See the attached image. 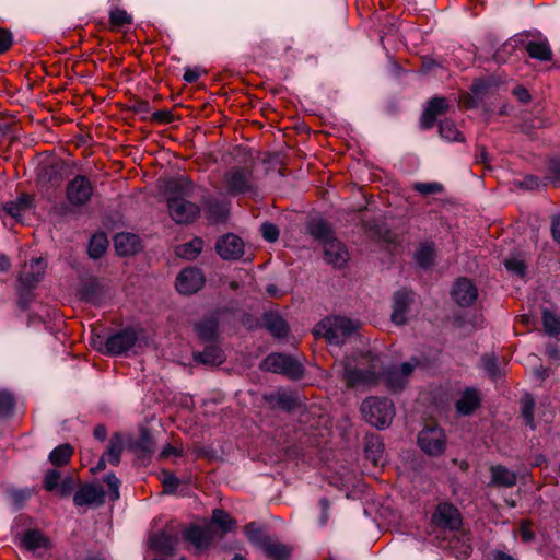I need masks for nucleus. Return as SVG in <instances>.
Returning a JSON list of instances; mask_svg holds the SVG:
<instances>
[{
    "instance_id": "obj_1",
    "label": "nucleus",
    "mask_w": 560,
    "mask_h": 560,
    "mask_svg": "<svg viewBox=\"0 0 560 560\" xmlns=\"http://www.w3.org/2000/svg\"><path fill=\"white\" fill-rule=\"evenodd\" d=\"M332 369L348 388L374 386L383 375L381 358L371 352L346 357Z\"/></svg>"
},
{
    "instance_id": "obj_2",
    "label": "nucleus",
    "mask_w": 560,
    "mask_h": 560,
    "mask_svg": "<svg viewBox=\"0 0 560 560\" xmlns=\"http://www.w3.org/2000/svg\"><path fill=\"white\" fill-rule=\"evenodd\" d=\"M145 346L148 338L142 329L126 328L110 335L100 350L110 355H121L138 353Z\"/></svg>"
},
{
    "instance_id": "obj_3",
    "label": "nucleus",
    "mask_w": 560,
    "mask_h": 560,
    "mask_svg": "<svg viewBox=\"0 0 560 560\" xmlns=\"http://www.w3.org/2000/svg\"><path fill=\"white\" fill-rule=\"evenodd\" d=\"M359 324L347 317H327L320 320L314 328L315 336H322L330 345H341L354 334Z\"/></svg>"
},
{
    "instance_id": "obj_4",
    "label": "nucleus",
    "mask_w": 560,
    "mask_h": 560,
    "mask_svg": "<svg viewBox=\"0 0 560 560\" xmlns=\"http://www.w3.org/2000/svg\"><path fill=\"white\" fill-rule=\"evenodd\" d=\"M361 412L371 425L383 429L392 422L395 416L393 401L387 398L369 397L361 405Z\"/></svg>"
},
{
    "instance_id": "obj_5",
    "label": "nucleus",
    "mask_w": 560,
    "mask_h": 560,
    "mask_svg": "<svg viewBox=\"0 0 560 560\" xmlns=\"http://www.w3.org/2000/svg\"><path fill=\"white\" fill-rule=\"evenodd\" d=\"M194 194L192 183L184 176H177V224L190 223L199 217L198 205L186 198L192 197Z\"/></svg>"
},
{
    "instance_id": "obj_6",
    "label": "nucleus",
    "mask_w": 560,
    "mask_h": 560,
    "mask_svg": "<svg viewBox=\"0 0 560 560\" xmlns=\"http://www.w3.org/2000/svg\"><path fill=\"white\" fill-rule=\"evenodd\" d=\"M221 187L231 195L252 191L255 187L252 167L247 165L231 167L224 173Z\"/></svg>"
},
{
    "instance_id": "obj_7",
    "label": "nucleus",
    "mask_w": 560,
    "mask_h": 560,
    "mask_svg": "<svg viewBox=\"0 0 560 560\" xmlns=\"http://www.w3.org/2000/svg\"><path fill=\"white\" fill-rule=\"evenodd\" d=\"M260 369L273 373L283 374L293 380L301 378L304 373L303 365L299 361L281 353L269 354L260 363Z\"/></svg>"
},
{
    "instance_id": "obj_8",
    "label": "nucleus",
    "mask_w": 560,
    "mask_h": 560,
    "mask_svg": "<svg viewBox=\"0 0 560 560\" xmlns=\"http://www.w3.org/2000/svg\"><path fill=\"white\" fill-rule=\"evenodd\" d=\"M420 448L430 456H439L445 451L446 436L444 430L429 422L418 434Z\"/></svg>"
},
{
    "instance_id": "obj_9",
    "label": "nucleus",
    "mask_w": 560,
    "mask_h": 560,
    "mask_svg": "<svg viewBox=\"0 0 560 560\" xmlns=\"http://www.w3.org/2000/svg\"><path fill=\"white\" fill-rule=\"evenodd\" d=\"M217 534L211 525H191L183 530V538L190 545L194 552L207 550L213 542Z\"/></svg>"
},
{
    "instance_id": "obj_10",
    "label": "nucleus",
    "mask_w": 560,
    "mask_h": 560,
    "mask_svg": "<svg viewBox=\"0 0 560 560\" xmlns=\"http://www.w3.org/2000/svg\"><path fill=\"white\" fill-rule=\"evenodd\" d=\"M418 361L405 362L397 366H390L386 371L383 369V375L386 385L392 390L402 389L409 381Z\"/></svg>"
},
{
    "instance_id": "obj_11",
    "label": "nucleus",
    "mask_w": 560,
    "mask_h": 560,
    "mask_svg": "<svg viewBox=\"0 0 560 560\" xmlns=\"http://www.w3.org/2000/svg\"><path fill=\"white\" fill-rule=\"evenodd\" d=\"M92 192V185L85 176H75L67 186V199L73 206H81L88 202Z\"/></svg>"
},
{
    "instance_id": "obj_12",
    "label": "nucleus",
    "mask_w": 560,
    "mask_h": 560,
    "mask_svg": "<svg viewBox=\"0 0 560 560\" xmlns=\"http://www.w3.org/2000/svg\"><path fill=\"white\" fill-rule=\"evenodd\" d=\"M153 198L158 205H164L170 215H173L175 209V179L173 176H167L158 179L153 189Z\"/></svg>"
},
{
    "instance_id": "obj_13",
    "label": "nucleus",
    "mask_w": 560,
    "mask_h": 560,
    "mask_svg": "<svg viewBox=\"0 0 560 560\" xmlns=\"http://www.w3.org/2000/svg\"><path fill=\"white\" fill-rule=\"evenodd\" d=\"M215 249L221 258L236 260L244 254V243L237 235L229 233L218 240Z\"/></svg>"
},
{
    "instance_id": "obj_14",
    "label": "nucleus",
    "mask_w": 560,
    "mask_h": 560,
    "mask_svg": "<svg viewBox=\"0 0 560 560\" xmlns=\"http://www.w3.org/2000/svg\"><path fill=\"white\" fill-rule=\"evenodd\" d=\"M205 284L203 273L194 267L185 268L177 276V291L182 294H192Z\"/></svg>"
},
{
    "instance_id": "obj_15",
    "label": "nucleus",
    "mask_w": 560,
    "mask_h": 560,
    "mask_svg": "<svg viewBox=\"0 0 560 560\" xmlns=\"http://www.w3.org/2000/svg\"><path fill=\"white\" fill-rule=\"evenodd\" d=\"M21 546L37 557H44L51 548L49 538L37 529H27L21 537Z\"/></svg>"
},
{
    "instance_id": "obj_16",
    "label": "nucleus",
    "mask_w": 560,
    "mask_h": 560,
    "mask_svg": "<svg viewBox=\"0 0 560 560\" xmlns=\"http://www.w3.org/2000/svg\"><path fill=\"white\" fill-rule=\"evenodd\" d=\"M432 520L436 526L452 530L459 528L462 524L458 510L450 503L439 504Z\"/></svg>"
},
{
    "instance_id": "obj_17",
    "label": "nucleus",
    "mask_w": 560,
    "mask_h": 560,
    "mask_svg": "<svg viewBox=\"0 0 560 560\" xmlns=\"http://www.w3.org/2000/svg\"><path fill=\"white\" fill-rule=\"evenodd\" d=\"M452 296L458 305L470 306L478 298V289L469 279L460 278L453 285Z\"/></svg>"
},
{
    "instance_id": "obj_18",
    "label": "nucleus",
    "mask_w": 560,
    "mask_h": 560,
    "mask_svg": "<svg viewBox=\"0 0 560 560\" xmlns=\"http://www.w3.org/2000/svg\"><path fill=\"white\" fill-rule=\"evenodd\" d=\"M413 301V293L407 290H399L393 296L392 320L396 325H402L407 320V313Z\"/></svg>"
},
{
    "instance_id": "obj_19",
    "label": "nucleus",
    "mask_w": 560,
    "mask_h": 560,
    "mask_svg": "<svg viewBox=\"0 0 560 560\" xmlns=\"http://www.w3.org/2000/svg\"><path fill=\"white\" fill-rule=\"evenodd\" d=\"M104 497L105 492L101 486L85 485L74 493L73 502L78 506L101 505Z\"/></svg>"
},
{
    "instance_id": "obj_20",
    "label": "nucleus",
    "mask_w": 560,
    "mask_h": 560,
    "mask_svg": "<svg viewBox=\"0 0 560 560\" xmlns=\"http://www.w3.org/2000/svg\"><path fill=\"white\" fill-rule=\"evenodd\" d=\"M46 269V262L43 258H34L26 264L21 271L20 282L22 285L26 288H33L44 277Z\"/></svg>"
},
{
    "instance_id": "obj_21",
    "label": "nucleus",
    "mask_w": 560,
    "mask_h": 560,
    "mask_svg": "<svg viewBox=\"0 0 560 560\" xmlns=\"http://www.w3.org/2000/svg\"><path fill=\"white\" fill-rule=\"evenodd\" d=\"M122 452V439L119 434H115L109 440V445L106 452L98 459L96 466L92 468V471H101L105 469L106 463L108 462L110 465H118L120 462V455Z\"/></svg>"
},
{
    "instance_id": "obj_22",
    "label": "nucleus",
    "mask_w": 560,
    "mask_h": 560,
    "mask_svg": "<svg viewBox=\"0 0 560 560\" xmlns=\"http://www.w3.org/2000/svg\"><path fill=\"white\" fill-rule=\"evenodd\" d=\"M174 542L173 528L171 525L166 528L158 529V532L153 533L149 538L150 547L163 555L172 553Z\"/></svg>"
},
{
    "instance_id": "obj_23",
    "label": "nucleus",
    "mask_w": 560,
    "mask_h": 560,
    "mask_svg": "<svg viewBox=\"0 0 560 560\" xmlns=\"http://www.w3.org/2000/svg\"><path fill=\"white\" fill-rule=\"evenodd\" d=\"M323 247L327 262L338 268H341L347 264L349 254L341 242L334 237L332 240L326 242Z\"/></svg>"
},
{
    "instance_id": "obj_24",
    "label": "nucleus",
    "mask_w": 560,
    "mask_h": 560,
    "mask_svg": "<svg viewBox=\"0 0 560 560\" xmlns=\"http://www.w3.org/2000/svg\"><path fill=\"white\" fill-rule=\"evenodd\" d=\"M448 108V103L445 97H433L421 117V125L423 128L429 129L433 127L438 116L443 115Z\"/></svg>"
},
{
    "instance_id": "obj_25",
    "label": "nucleus",
    "mask_w": 560,
    "mask_h": 560,
    "mask_svg": "<svg viewBox=\"0 0 560 560\" xmlns=\"http://www.w3.org/2000/svg\"><path fill=\"white\" fill-rule=\"evenodd\" d=\"M116 252L120 256H129L141 249L139 237L132 233H118L114 238Z\"/></svg>"
},
{
    "instance_id": "obj_26",
    "label": "nucleus",
    "mask_w": 560,
    "mask_h": 560,
    "mask_svg": "<svg viewBox=\"0 0 560 560\" xmlns=\"http://www.w3.org/2000/svg\"><path fill=\"white\" fill-rule=\"evenodd\" d=\"M490 486L511 488L515 486L516 474L503 465H493L490 467Z\"/></svg>"
},
{
    "instance_id": "obj_27",
    "label": "nucleus",
    "mask_w": 560,
    "mask_h": 560,
    "mask_svg": "<svg viewBox=\"0 0 560 560\" xmlns=\"http://www.w3.org/2000/svg\"><path fill=\"white\" fill-rule=\"evenodd\" d=\"M480 405V396L474 388H467L456 402L458 413L467 416L472 413Z\"/></svg>"
},
{
    "instance_id": "obj_28",
    "label": "nucleus",
    "mask_w": 560,
    "mask_h": 560,
    "mask_svg": "<svg viewBox=\"0 0 560 560\" xmlns=\"http://www.w3.org/2000/svg\"><path fill=\"white\" fill-rule=\"evenodd\" d=\"M525 48L528 56L533 59H537L540 61H550L552 59L553 52L547 39L530 40L526 44Z\"/></svg>"
},
{
    "instance_id": "obj_29",
    "label": "nucleus",
    "mask_w": 560,
    "mask_h": 560,
    "mask_svg": "<svg viewBox=\"0 0 560 560\" xmlns=\"http://www.w3.org/2000/svg\"><path fill=\"white\" fill-rule=\"evenodd\" d=\"M307 230L312 236L323 243L334 238L330 225L322 218H314L310 221Z\"/></svg>"
},
{
    "instance_id": "obj_30",
    "label": "nucleus",
    "mask_w": 560,
    "mask_h": 560,
    "mask_svg": "<svg viewBox=\"0 0 560 560\" xmlns=\"http://www.w3.org/2000/svg\"><path fill=\"white\" fill-rule=\"evenodd\" d=\"M235 524L236 521L228 512L221 509H214L212 511L211 521L208 525H211L213 529L214 527L220 528V535L223 536L231 532Z\"/></svg>"
},
{
    "instance_id": "obj_31",
    "label": "nucleus",
    "mask_w": 560,
    "mask_h": 560,
    "mask_svg": "<svg viewBox=\"0 0 560 560\" xmlns=\"http://www.w3.org/2000/svg\"><path fill=\"white\" fill-rule=\"evenodd\" d=\"M32 206V198L24 194L20 196L16 200H12L7 202L3 206V210L7 214L11 215L14 219H20Z\"/></svg>"
},
{
    "instance_id": "obj_32",
    "label": "nucleus",
    "mask_w": 560,
    "mask_h": 560,
    "mask_svg": "<svg viewBox=\"0 0 560 560\" xmlns=\"http://www.w3.org/2000/svg\"><path fill=\"white\" fill-rule=\"evenodd\" d=\"M195 360L206 365H220L224 362V354L217 346H210L203 352L196 353Z\"/></svg>"
},
{
    "instance_id": "obj_33",
    "label": "nucleus",
    "mask_w": 560,
    "mask_h": 560,
    "mask_svg": "<svg viewBox=\"0 0 560 560\" xmlns=\"http://www.w3.org/2000/svg\"><path fill=\"white\" fill-rule=\"evenodd\" d=\"M218 318L210 316L196 325L199 337L203 340H214L218 336Z\"/></svg>"
},
{
    "instance_id": "obj_34",
    "label": "nucleus",
    "mask_w": 560,
    "mask_h": 560,
    "mask_svg": "<svg viewBox=\"0 0 560 560\" xmlns=\"http://www.w3.org/2000/svg\"><path fill=\"white\" fill-rule=\"evenodd\" d=\"M202 248L203 241L199 237H195L190 242L177 246V256L191 260L202 252Z\"/></svg>"
},
{
    "instance_id": "obj_35",
    "label": "nucleus",
    "mask_w": 560,
    "mask_h": 560,
    "mask_svg": "<svg viewBox=\"0 0 560 560\" xmlns=\"http://www.w3.org/2000/svg\"><path fill=\"white\" fill-rule=\"evenodd\" d=\"M260 549L267 555V557L275 560H285L290 553L287 546L279 542H273L269 537L265 544H262Z\"/></svg>"
},
{
    "instance_id": "obj_36",
    "label": "nucleus",
    "mask_w": 560,
    "mask_h": 560,
    "mask_svg": "<svg viewBox=\"0 0 560 560\" xmlns=\"http://www.w3.org/2000/svg\"><path fill=\"white\" fill-rule=\"evenodd\" d=\"M72 453L73 448L70 444H61L50 452L48 458L52 465L61 467L69 462Z\"/></svg>"
},
{
    "instance_id": "obj_37",
    "label": "nucleus",
    "mask_w": 560,
    "mask_h": 560,
    "mask_svg": "<svg viewBox=\"0 0 560 560\" xmlns=\"http://www.w3.org/2000/svg\"><path fill=\"white\" fill-rule=\"evenodd\" d=\"M108 247V240L104 233L94 234L89 244V256L93 259L100 258Z\"/></svg>"
},
{
    "instance_id": "obj_38",
    "label": "nucleus",
    "mask_w": 560,
    "mask_h": 560,
    "mask_svg": "<svg viewBox=\"0 0 560 560\" xmlns=\"http://www.w3.org/2000/svg\"><path fill=\"white\" fill-rule=\"evenodd\" d=\"M244 533L247 539L260 548L262 544L267 540L268 536L265 534L264 529L256 523H249L244 527Z\"/></svg>"
},
{
    "instance_id": "obj_39",
    "label": "nucleus",
    "mask_w": 560,
    "mask_h": 560,
    "mask_svg": "<svg viewBox=\"0 0 560 560\" xmlns=\"http://www.w3.org/2000/svg\"><path fill=\"white\" fill-rule=\"evenodd\" d=\"M365 454L369 459L376 466L380 464L383 455V444L377 436L368 438L365 444Z\"/></svg>"
},
{
    "instance_id": "obj_40",
    "label": "nucleus",
    "mask_w": 560,
    "mask_h": 560,
    "mask_svg": "<svg viewBox=\"0 0 560 560\" xmlns=\"http://www.w3.org/2000/svg\"><path fill=\"white\" fill-rule=\"evenodd\" d=\"M416 260L423 268L430 267L434 260L433 245L430 243L422 244L416 253Z\"/></svg>"
},
{
    "instance_id": "obj_41",
    "label": "nucleus",
    "mask_w": 560,
    "mask_h": 560,
    "mask_svg": "<svg viewBox=\"0 0 560 560\" xmlns=\"http://www.w3.org/2000/svg\"><path fill=\"white\" fill-rule=\"evenodd\" d=\"M440 135L442 138L448 141H463L464 137L460 131L457 130L456 125L448 119L443 120L440 124Z\"/></svg>"
},
{
    "instance_id": "obj_42",
    "label": "nucleus",
    "mask_w": 560,
    "mask_h": 560,
    "mask_svg": "<svg viewBox=\"0 0 560 560\" xmlns=\"http://www.w3.org/2000/svg\"><path fill=\"white\" fill-rule=\"evenodd\" d=\"M542 324L547 334L556 336L560 332V317L548 310L542 312Z\"/></svg>"
},
{
    "instance_id": "obj_43",
    "label": "nucleus",
    "mask_w": 560,
    "mask_h": 560,
    "mask_svg": "<svg viewBox=\"0 0 560 560\" xmlns=\"http://www.w3.org/2000/svg\"><path fill=\"white\" fill-rule=\"evenodd\" d=\"M268 330L278 338H281L287 335L288 332V325L287 323L278 317V316H270L267 318L266 322Z\"/></svg>"
},
{
    "instance_id": "obj_44",
    "label": "nucleus",
    "mask_w": 560,
    "mask_h": 560,
    "mask_svg": "<svg viewBox=\"0 0 560 560\" xmlns=\"http://www.w3.org/2000/svg\"><path fill=\"white\" fill-rule=\"evenodd\" d=\"M534 406L535 400L530 395H526L522 398V415L525 419V422L532 429L535 428L534 423Z\"/></svg>"
},
{
    "instance_id": "obj_45",
    "label": "nucleus",
    "mask_w": 560,
    "mask_h": 560,
    "mask_svg": "<svg viewBox=\"0 0 560 560\" xmlns=\"http://www.w3.org/2000/svg\"><path fill=\"white\" fill-rule=\"evenodd\" d=\"M61 475L57 469H48L43 478V485L46 491H58Z\"/></svg>"
},
{
    "instance_id": "obj_46",
    "label": "nucleus",
    "mask_w": 560,
    "mask_h": 560,
    "mask_svg": "<svg viewBox=\"0 0 560 560\" xmlns=\"http://www.w3.org/2000/svg\"><path fill=\"white\" fill-rule=\"evenodd\" d=\"M33 494L34 489L32 488L12 489L9 491L10 499L16 505H22L30 500Z\"/></svg>"
},
{
    "instance_id": "obj_47",
    "label": "nucleus",
    "mask_w": 560,
    "mask_h": 560,
    "mask_svg": "<svg viewBox=\"0 0 560 560\" xmlns=\"http://www.w3.org/2000/svg\"><path fill=\"white\" fill-rule=\"evenodd\" d=\"M109 19L110 23L117 27L131 24L132 22L131 15L121 9L112 10Z\"/></svg>"
},
{
    "instance_id": "obj_48",
    "label": "nucleus",
    "mask_w": 560,
    "mask_h": 560,
    "mask_svg": "<svg viewBox=\"0 0 560 560\" xmlns=\"http://www.w3.org/2000/svg\"><path fill=\"white\" fill-rule=\"evenodd\" d=\"M413 189L421 195H434L440 194L443 190V186L440 183H416Z\"/></svg>"
},
{
    "instance_id": "obj_49",
    "label": "nucleus",
    "mask_w": 560,
    "mask_h": 560,
    "mask_svg": "<svg viewBox=\"0 0 560 560\" xmlns=\"http://www.w3.org/2000/svg\"><path fill=\"white\" fill-rule=\"evenodd\" d=\"M104 481L108 486V498L112 501H116L119 499V487H120V480L114 475L108 474Z\"/></svg>"
},
{
    "instance_id": "obj_50",
    "label": "nucleus",
    "mask_w": 560,
    "mask_h": 560,
    "mask_svg": "<svg viewBox=\"0 0 560 560\" xmlns=\"http://www.w3.org/2000/svg\"><path fill=\"white\" fill-rule=\"evenodd\" d=\"M482 368L491 377H497L499 375V368L497 363V359L493 355L486 354L482 357Z\"/></svg>"
},
{
    "instance_id": "obj_51",
    "label": "nucleus",
    "mask_w": 560,
    "mask_h": 560,
    "mask_svg": "<svg viewBox=\"0 0 560 560\" xmlns=\"http://www.w3.org/2000/svg\"><path fill=\"white\" fill-rule=\"evenodd\" d=\"M14 405L12 395L8 392H0V416H7L11 412Z\"/></svg>"
},
{
    "instance_id": "obj_52",
    "label": "nucleus",
    "mask_w": 560,
    "mask_h": 560,
    "mask_svg": "<svg viewBox=\"0 0 560 560\" xmlns=\"http://www.w3.org/2000/svg\"><path fill=\"white\" fill-rule=\"evenodd\" d=\"M504 266L509 271H511L520 277H523L525 275L526 267H525V264L523 260H520L516 258L506 259L504 261Z\"/></svg>"
},
{
    "instance_id": "obj_53",
    "label": "nucleus",
    "mask_w": 560,
    "mask_h": 560,
    "mask_svg": "<svg viewBox=\"0 0 560 560\" xmlns=\"http://www.w3.org/2000/svg\"><path fill=\"white\" fill-rule=\"evenodd\" d=\"M264 238L268 242H275L279 236L278 228L272 223H264L260 228Z\"/></svg>"
},
{
    "instance_id": "obj_54",
    "label": "nucleus",
    "mask_w": 560,
    "mask_h": 560,
    "mask_svg": "<svg viewBox=\"0 0 560 560\" xmlns=\"http://www.w3.org/2000/svg\"><path fill=\"white\" fill-rule=\"evenodd\" d=\"M12 43V34L4 28H0V55L5 52L10 48Z\"/></svg>"
},
{
    "instance_id": "obj_55",
    "label": "nucleus",
    "mask_w": 560,
    "mask_h": 560,
    "mask_svg": "<svg viewBox=\"0 0 560 560\" xmlns=\"http://www.w3.org/2000/svg\"><path fill=\"white\" fill-rule=\"evenodd\" d=\"M74 488V481L71 477H66L62 480L60 479L59 486H58V493L61 497L69 495Z\"/></svg>"
},
{
    "instance_id": "obj_56",
    "label": "nucleus",
    "mask_w": 560,
    "mask_h": 560,
    "mask_svg": "<svg viewBox=\"0 0 560 560\" xmlns=\"http://www.w3.org/2000/svg\"><path fill=\"white\" fill-rule=\"evenodd\" d=\"M319 506H320V515H319V524L322 526L327 525L329 521V509L330 504L329 501L326 498H323L319 500Z\"/></svg>"
},
{
    "instance_id": "obj_57",
    "label": "nucleus",
    "mask_w": 560,
    "mask_h": 560,
    "mask_svg": "<svg viewBox=\"0 0 560 560\" xmlns=\"http://www.w3.org/2000/svg\"><path fill=\"white\" fill-rule=\"evenodd\" d=\"M520 535L523 541H529L534 538V533L532 532V524L528 521L522 522Z\"/></svg>"
},
{
    "instance_id": "obj_58",
    "label": "nucleus",
    "mask_w": 560,
    "mask_h": 560,
    "mask_svg": "<svg viewBox=\"0 0 560 560\" xmlns=\"http://www.w3.org/2000/svg\"><path fill=\"white\" fill-rule=\"evenodd\" d=\"M202 70L198 67L194 69H187L184 73V80L188 83H195L199 79Z\"/></svg>"
},
{
    "instance_id": "obj_59",
    "label": "nucleus",
    "mask_w": 560,
    "mask_h": 560,
    "mask_svg": "<svg viewBox=\"0 0 560 560\" xmlns=\"http://www.w3.org/2000/svg\"><path fill=\"white\" fill-rule=\"evenodd\" d=\"M163 487L165 493L175 492V477L172 474H164Z\"/></svg>"
},
{
    "instance_id": "obj_60",
    "label": "nucleus",
    "mask_w": 560,
    "mask_h": 560,
    "mask_svg": "<svg viewBox=\"0 0 560 560\" xmlns=\"http://www.w3.org/2000/svg\"><path fill=\"white\" fill-rule=\"evenodd\" d=\"M551 233L555 241L560 243V213L555 215L551 221Z\"/></svg>"
},
{
    "instance_id": "obj_61",
    "label": "nucleus",
    "mask_w": 560,
    "mask_h": 560,
    "mask_svg": "<svg viewBox=\"0 0 560 560\" xmlns=\"http://www.w3.org/2000/svg\"><path fill=\"white\" fill-rule=\"evenodd\" d=\"M153 118L159 122H170L173 120V114L170 110H158L153 114Z\"/></svg>"
},
{
    "instance_id": "obj_62",
    "label": "nucleus",
    "mask_w": 560,
    "mask_h": 560,
    "mask_svg": "<svg viewBox=\"0 0 560 560\" xmlns=\"http://www.w3.org/2000/svg\"><path fill=\"white\" fill-rule=\"evenodd\" d=\"M551 173H552V175L550 176V178L557 185H560V160L552 162Z\"/></svg>"
},
{
    "instance_id": "obj_63",
    "label": "nucleus",
    "mask_w": 560,
    "mask_h": 560,
    "mask_svg": "<svg viewBox=\"0 0 560 560\" xmlns=\"http://www.w3.org/2000/svg\"><path fill=\"white\" fill-rule=\"evenodd\" d=\"M106 434H107L106 428L103 425H97L94 429V436H95V439H97L100 441H104L106 438Z\"/></svg>"
},
{
    "instance_id": "obj_64",
    "label": "nucleus",
    "mask_w": 560,
    "mask_h": 560,
    "mask_svg": "<svg viewBox=\"0 0 560 560\" xmlns=\"http://www.w3.org/2000/svg\"><path fill=\"white\" fill-rule=\"evenodd\" d=\"M477 162L478 163H482V164H487L488 163V153L486 152V149L485 148H478V153H477Z\"/></svg>"
}]
</instances>
